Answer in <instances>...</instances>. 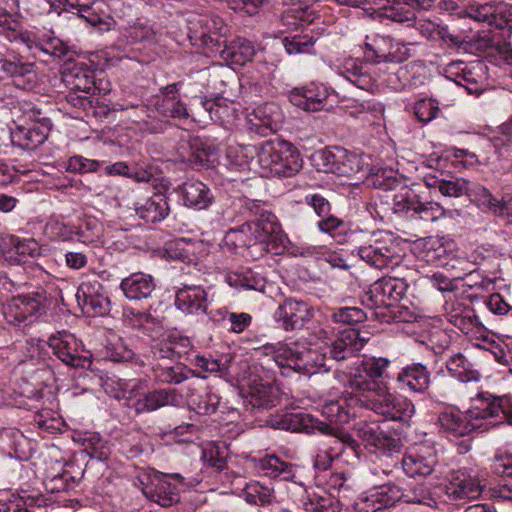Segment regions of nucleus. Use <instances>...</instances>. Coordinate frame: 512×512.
I'll list each match as a JSON object with an SVG mask.
<instances>
[{"instance_id":"nucleus-54","label":"nucleus","mask_w":512,"mask_h":512,"mask_svg":"<svg viewBox=\"0 0 512 512\" xmlns=\"http://www.w3.org/2000/svg\"><path fill=\"white\" fill-rule=\"evenodd\" d=\"M283 45L288 54L311 53L316 38L310 34H297L283 39Z\"/></svg>"},{"instance_id":"nucleus-30","label":"nucleus","mask_w":512,"mask_h":512,"mask_svg":"<svg viewBox=\"0 0 512 512\" xmlns=\"http://www.w3.org/2000/svg\"><path fill=\"white\" fill-rule=\"evenodd\" d=\"M120 288L124 296L130 301H142L152 297L156 289V282L152 275L136 272L123 278Z\"/></svg>"},{"instance_id":"nucleus-5","label":"nucleus","mask_w":512,"mask_h":512,"mask_svg":"<svg viewBox=\"0 0 512 512\" xmlns=\"http://www.w3.org/2000/svg\"><path fill=\"white\" fill-rule=\"evenodd\" d=\"M2 18H4L2 19V36L9 42L24 45L27 49L36 48L65 63L74 61L76 51L59 38L49 37L48 39L35 40L33 35L24 30L21 24L12 18L10 13L2 10Z\"/></svg>"},{"instance_id":"nucleus-17","label":"nucleus","mask_w":512,"mask_h":512,"mask_svg":"<svg viewBox=\"0 0 512 512\" xmlns=\"http://www.w3.org/2000/svg\"><path fill=\"white\" fill-rule=\"evenodd\" d=\"M78 305L91 316H103L110 312V299L99 281L83 282L76 294Z\"/></svg>"},{"instance_id":"nucleus-39","label":"nucleus","mask_w":512,"mask_h":512,"mask_svg":"<svg viewBox=\"0 0 512 512\" xmlns=\"http://www.w3.org/2000/svg\"><path fill=\"white\" fill-rule=\"evenodd\" d=\"M468 193L480 206L486 207L495 216L507 220L512 216L510 205L504 200L496 199L486 187L482 185L468 186Z\"/></svg>"},{"instance_id":"nucleus-31","label":"nucleus","mask_w":512,"mask_h":512,"mask_svg":"<svg viewBox=\"0 0 512 512\" xmlns=\"http://www.w3.org/2000/svg\"><path fill=\"white\" fill-rule=\"evenodd\" d=\"M221 47V49L217 48L221 59L228 64L239 66L252 61L256 53L253 43L242 37H237L230 41L223 40Z\"/></svg>"},{"instance_id":"nucleus-42","label":"nucleus","mask_w":512,"mask_h":512,"mask_svg":"<svg viewBox=\"0 0 512 512\" xmlns=\"http://www.w3.org/2000/svg\"><path fill=\"white\" fill-rule=\"evenodd\" d=\"M135 210L139 218L147 223H157L168 216L170 208L163 194H154Z\"/></svg>"},{"instance_id":"nucleus-20","label":"nucleus","mask_w":512,"mask_h":512,"mask_svg":"<svg viewBox=\"0 0 512 512\" xmlns=\"http://www.w3.org/2000/svg\"><path fill=\"white\" fill-rule=\"evenodd\" d=\"M175 307L186 315H204L209 305L208 293L199 285H184L175 294Z\"/></svg>"},{"instance_id":"nucleus-24","label":"nucleus","mask_w":512,"mask_h":512,"mask_svg":"<svg viewBox=\"0 0 512 512\" xmlns=\"http://www.w3.org/2000/svg\"><path fill=\"white\" fill-rule=\"evenodd\" d=\"M62 80L72 91L92 95L100 90L96 83L95 70L85 63H75L71 67H65L62 71Z\"/></svg>"},{"instance_id":"nucleus-21","label":"nucleus","mask_w":512,"mask_h":512,"mask_svg":"<svg viewBox=\"0 0 512 512\" xmlns=\"http://www.w3.org/2000/svg\"><path fill=\"white\" fill-rule=\"evenodd\" d=\"M41 307L40 295L36 297L18 294L7 299L2 305V315L9 324L19 325L28 317L34 316Z\"/></svg>"},{"instance_id":"nucleus-15","label":"nucleus","mask_w":512,"mask_h":512,"mask_svg":"<svg viewBox=\"0 0 512 512\" xmlns=\"http://www.w3.org/2000/svg\"><path fill=\"white\" fill-rule=\"evenodd\" d=\"M10 44L13 45L11 42ZM14 45L16 49L6 47L5 52L2 53V71L12 79V85L24 90L31 82L27 77L34 72V64L22 55L21 44L14 42ZM22 47L25 46L22 45Z\"/></svg>"},{"instance_id":"nucleus-60","label":"nucleus","mask_w":512,"mask_h":512,"mask_svg":"<svg viewBox=\"0 0 512 512\" xmlns=\"http://www.w3.org/2000/svg\"><path fill=\"white\" fill-rule=\"evenodd\" d=\"M322 415L332 424H345L350 420V413L345 407V401H330L322 406Z\"/></svg>"},{"instance_id":"nucleus-2","label":"nucleus","mask_w":512,"mask_h":512,"mask_svg":"<svg viewBox=\"0 0 512 512\" xmlns=\"http://www.w3.org/2000/svg\"><path fill=\"white\" fill-rule=\"evenodd\" d=\"M264 177H292L302 169L299 150L284 140L265 141L253 147Z\"/></svg>"},{"instance_id":"nucleus-55","label":"nucleus","mask_w":512,"mask_h":512,"mask_svg":"<svg viewBox=\"0 0 512 512\" xmlns=\"http://www.w3.org/2000/svg\"><path fill=\"white\" fill-rule=\"evenodd\" d=\"M384 15L400 23H408L409 25L416 19L413 8L406 4V0H394L384 11Z\"/></svg>"},{"instance_id":"nucleus-41","label":"nucleus","mask_w":512,"mask_h":512,"mask_svg":"<svg viewBox=\"0 0 512 512\" xmlns=\"http://www.w3.org/2000/svg\"><path fill=\"white\" fill-rule=\"evenodd\" d=\"M35 113L30 105L21 102L10 101L2 106V122L8 128H25L30 122L34 121Z\"/></svg>"},{"instance_id":"nucleus-59","label":"nucleus","mask_w":512,"mask_h":512,"mask_svg":"<svg viewBox=\"0 0 512 512\" xmlns=\"http://www.w3.org/2000/svg\"><path fill=\"white\" fill-rule=\"evenodd\" d=\"M44 483L51 493H60L72 489L75 485V478L68 470H62L57 474H47Z\"/></svg>"},{"instance_id":"nucleus-56","label":"nucleus","mask_w":512,"mask_h":512,"mask_svg":"<svg viewBox=\"0 0 512 512\" xmlns=\"http://www.w3.org/2000/svg\"><path fill=\"white\" fill-rule=\"evenodd\" d=\"M368 318V312L358 307H340L332 310L331 319L335 323L353 325Z\"/></svg>"},{"instance_id":"nucleus-38","label":"nucleus","mask_w":512,"mask_h":512,"mask_svg":"<svg viewBox=\"0 0 512 512\" xmlns=\"http://www.w3.org/2000/svg\"><path fill=\"white\" fill-rule=\"evenodd\" d=\"M448 373L461 383L478 382L481 378L480 372L474 364L462 353H454L445 361Z\"/></svg>"},{"instance_id":"nucleus-14","label":"nucleus","mask_w":512,"mask_h":512,"mask_svg":"<svg viewBox=\"0 0 512 512\" xmlns=\"http://www.w3.org/2000/svg\"><path fill=\"white\" fill-rule=\"evenodd\" d=\"M304 202L312 208L318 217L316 226L321 233L336 237V235L345 231V221L331 213V203L321 193L306 194L304 196Z\"/></svg>"},{"instance_id":"nucleus-11","label":"nucleus","mask_w":512,"mask_h":512,"mask_svg":"<svg viewBox=\"0 0 512 512\" xmlns=\"http://www.w3.org/2000/svg\"><path fill=\"white\" fill-rule=\"evenodd\" d=\"M48 346L60 361L70 367L89 368L91 365L90 357L81 354L83 351L81 342L68 331L51 335Z\"/></svg>"},{"instance_id":"nucleus-63","label":"nucleus","mask_w":512,"mask_h":512,"mask_svg":"<svg viewBox=\"0 0 512 512\" xmlns=\"http://www.w3.org/2000/svg\"><path fill=\"white\" fill-rule=\"evenodd\" d=\"M104 161L88 159L82 155L71 156L67 162L66 171L70 173H93L96 172Z\"/></svg>"},{"instance_id":"nucleus-44","label":"nucleus","mask_w":512,"mask_h":512,"mask_svg":"<svg viewBox=\"0 0 512 512\" xmlns=\"http://www.w3.org/2000/svg\"><path fill=\"white\" fill-rule=\"evenodd\" d=\"M223 241L225 246L234 253H238L240 250L245 249L256 250L249 220L237 228H231L228 230Z\"/></svg>"},{"instance_id":"nucleus-26","label":"nucleus","mask_w":512,"mask_h":512,"mask_svg":"<svg viewBox=\"0 0 512 512\" xmlns=\"http://www.w3.org/2000/svg\"><path fill=\"white\" fill-rule=\"evenodd\" d=\"M244 403L252 409L272 408L278 403L277 389L269 382L255 378L242 389Z\"/></svg>"},{"instance_id":"nucleus-53","label":"nucleus","mask_w":512,"mask_h":512,"mask_svg":"<svg viewBox=\"0 0 512 512\" xmlns=\"http://www.w3.org/2000/svg\"><path fill=\"white\" fill-rule=\"evenodd\" d=\"M192 151V161L199 165H204L210 161V158L217 154L218 146L209 139L194 137L190 140Z\"/></svg>"},{"instance_id":"nucleus-1","label":"nucleus","mask_w":512,"mask_h":512,"mask_svg":"<svg viewBox=\"0 0 512 512\" xmlns=\"http://www.w3.org/2000/svg\"><path fill=\"white\" fill-rule=\"evenodd\" d=\"M411 56L407 44L388 35H376L363 46V60L347 58L338 67L337 73L357 88L369 91L375 86V79L367 64H399Z\"/></svg>"},{"instance_id":"nucleus-47","label":"nucleus","mask_w":512,"mask_h":512,"mask_svg":"<svg viewBox=\"0 0 512 512\" xmlns=\"http://www.w3.org/2000/svg\"><path fill=\"white\" fill-rule=\"evenodd\" d=\"M143 493L148 499L162 507H170L180 501L177 487L165 479L160 480L153 490Z\"/></svg>"},{"instance_id":"nucleus-48","label":"nucleus","mask_w":512,"mask_h":512,"mask_svg":"<svg viewBox=\"0 0 512 512\" xmlns=\"http://www.w3.org/2000/svg\"><path fill=\"white\" fill-rule=\"evenodd\" d=\"M187 401L194 411L200 415H209L217 411L220 397L211 391L187 394Z\"/></svg>"},{"instance_id":"nucleus-29","label":"nucleus","mask_w":512,"mask_h":512,"mask_svg":"<svg viewBox=\"0 0 512 512\" xmlns=\"http://www.w3.org/2000/svg\"><path fill=\"white\" fill-rule=\"evenodd\" d=\"M388 293V287L383 277L374 282L362 297V304L371 315L387 322L389 319L386 318V313L383 310L393 308Z\"/></svg>"},{"instance_id":"nucleus-22","label":"nucleus","mask_w":512,"mask_h":512,"mask_svg":"<svg viewBox=\"0 0 512 512\" xmlns=\"http://www.w3.org/2000/svg\"><path fill=\"white\" fill-rule=\"evenodd\" d=\"M180 395L175 389H155L139 393L132 399L131 407L137 414L150 413L168 405H177Z\"/></svg>"},{"instance_id":"nucleus-9","label":"nucleus","mask_w":512,"mask_h":512,"mask_svg":"<svg viewBox=\"0 0 512 512\" xmlns=\"http://www.w3.org/2000/svg\"><path fill=\"white\" fill-rule=\"evenodd\" d=\"M373 392L365 398L364 405L385 420L405 422L415 414V406L410 399L396 396L381 387Z\"/></svg>"},{"instance_id":"nucleus-3","label":"nucleus","mask_w":512,"mask_h":512,"mask_svg":"<svg viewBox=\"0 0 512 512\" xmlns=\"http://www.w3.org/2000/svg\"><path fill=\"white\" fill-rule=\"evenodd\" d=\"M245 209L249 213V224L256 250L275 255L284 253L289 239L282 230L277 217L272 212L265 210L260 202L255 200L246 201Z\"/></svg>"},{"instance_id":"nucleus-52","label":"nucleus","mask_w":512,"mask_h":512,"mask_svg":"<svg viewBox=\"0 0 512 512\" xmlns=\"http://www.w3.org/2000/svg\"><path fill=\"white\" fill-rule=\"evenodd\" d=\"M371 490L375 496L372 501H377L382 509L394 506L397 502L402 501L403 498V489L394 483L376 486Z\"/></svg>"},{"instance_id":"nucleus-50","label":"nucleus","mask_w":512,"mask_h":512,"mask_svg":"<svg viewBox=\"0 0 512 512\" xmlns=\"http://www.w3.org/2000/svg\"><path fill=\"white\" fill-rule=\"evenodd\" d=\"M305 88L307 111H320L328 105L331 96H336L334 90H330L324 85L311 84Z\"/></svg>"},{"instance_id":"nucleus-6","label":"nucleus","mask_w":512,"mask_h":512,"mask_svg":"<svg viewBox=\"0 0 512 512\" xmlns=\"http://www.w3.org/2000/svg\"><path fill=\"white\" fill-rule=\"evenodd\" d=\"M396 383L398 388L407 393L427 394L436 402H443L452 394V381L445 378L437 382L433 389L432 372L422 362H412L405 365L397 374Z\"/></svg>"},{"instance_id":"nucleus-13","label":"nucleus","mask_w":512,"mask_h":512,"mask_svg":"<svg viewBox=\"0 0 512 512\" xmlns=\"http://www.w3.org/2000/svg\"><path fill=\"white\" fill-rule=\"evenodd\" d=\"M354 431L371 452L391 455L400 452L401 441L384 432L376 423L360 422Z\"/></svg>"},{"instance_id":"nucleus-4","label":"nucleus","mask_w":512,"mask_h":512,"mask_svg":"<svg viewBox=\"0 0 512 512\" xmlns=\"http://www.w3.org/2000/svg\"><path fill=\"white\" fill-rule=\"evenodd\" d=\"M267 425L274 429H281L290 432H302L312 434L320 432L331 436L328 442L322 444L324 450H329L332 457L338 458L343 453L342 443L336 436V428L331 424L315 418L304 412H287L271 415L266 421Z\"/></svg>"},{"instance_id":"nucleus-58","label":"nucleus","mask_w":512,"mask_h":512,"mask_svg":"<svg viewBox=\"0 0 512 512\" xmlns=\"http://www.w3.org/2000/svg\"><path fill=\"white\" fill-rule=\"evenodd\" d=\"M491 26L502 30L504 39L510 37L512 32V5L504 3L496 5Z\"/></svg>"},{"instance_id":"nucleus-49","label":"nucleus","mask_w":512,"mask_h":512,"mask_svg":"<svg viewBox=\"0 0 512 512\" xmlns=\"http://www.w3.org/2000/svg\"><path fill=\"white\" fill-rule=\"evenodd\" d=\"M418 203V195L411 190H405L394 195L392 210L395 214L414 220Z\"/></svg>"},{"instance_id":"nucleus-34","label":"nucleus","mask_w":512,"mask_h":512,"mask_svg":"<svg viewBox=\"0 0 512 512\" xmlns=\"http://www.w3.org/2000/svg\"><path fill=\"white\" fill-rule=\"evenodd\" d=\"M363 347L359 331L353 328L341 331L329 348L330 357L336 361L348 359Z\"/></svg>"},{"instance_id":"nucleus-51","label":"nucleus","mask_w":512,"mask_h":512,"mask_svg":"<svg viewBox=\"0 0 512 512\" xmlns=\"http://www.w3.org/2000/svg\"><path fill=\"white\" fill-rule=\"evenodd\" d=\"M193 376H199L194 370L184 364L162 367L156 371L158 380L165 384H180Z\"/></svg>"},{"instance_id":"nucleus-45","label":"nucleus","mask_w":512,"mask_h":512,"mask_svg":"<svg viewBox=\"0 0 512 512\" xmlns=\"http://www.w3.org/2000/svg\"><path fill=\"white\" fill-rule=\"evenodd\" d=\"M424 182L426 186L438 189L444 196L460 197L468 193V183L464 179L453 177L445 179L436 175H426Z\"/></svg>"},{"instance_id":"nucleus-18","label":"nucleus","mask_w":512,"mask_h":512,"mask_svg":"<svg viewBox=\"0 0 512 512\" xmlns=\"http://www.w3.org/2000/svg\"><path fill=\"white\" fill-rule=\"evenodd\" d=\"M313 317V308L302 300L288 298L279 305L274 313V319L282 323L285 331L301 329Z\"/></svg>"},{"instance_id":"nucleus-57","label":"nucleus","mask_w":512,"mask_h":512,"mask_svg":"<svg viewBox=\"0 0 512 512\" xmlns=\"http://www.w3.org/2000/svg\"><path fill=\"white\" fill-rule=\"evenodd\" d=\"M85 451L91 458L103 461L109 456L107 442L98 433H89L83 439Z\"/></svg>"},{"instance_id":"nucleus-7","label":"nucleus","mask_w":512,"mask_h":512,"mask_svg":"<svg viewBox=\"0 0 512 512\" xmlns=\"http://www.w3.org/2000/svg\"><path fill=\"white\" fill-rule=\"evenodd\" d=\"M358 255L377 269H394L403 261L400 243L390 234H374L368 243L358 247Z\"/></svg>"},{"instance_id":"nucleus-35","label":"nucleus","mask_w":512,"mask_h":512,"mask_svg":"<svg viewBox=\"0 0 512 512\" xmlns=\"http://www.w3.org/2000/svg\"><path fill=\"white\" fill-rule=\"evenodd\" d=\"M48 131L37 124L25 125V128L10 127V143L23 150H35L45 142Z\"/></svg>"},{"instance_id":"nucleus-64","label":"nucleus","mask_w":512,"mask_h":512,"mask_svg":"<svg viewBox=\"0 0 512 512\" xmlns=\"http://www.w3.org/2000/svg\"><path fill=\"white\" fill-rule=\"evenodd\" d=\"M244 495L245 500L249 504L258 506L269 505L273 498L272 491L269 488L260 485L259 483L248 485L245 489Z\"/></svg>"},{"instance_id":"nucleus-16","label":"nucleus","mask_w":512,"mask_h":512,"mask_svg":"<svg viewBox=\"0 0 512 512\" xmlns=\"http://www.w3.org/2000/svg\"><path fill=\"white\" fill-rule=\"evenodd\" d=\"M290 353L285 368L300 374L314 375L326 367V354L317 349L291 342Z\"/></svg>"},{"instance_id":"nucleus-25","label":"nucleus","mask_w":512,"mask_h":512,"mask_svg":"<svg viewBox=\"0 0 512 512\" xmlns=\"http://www.w3.org/2000/svg\"><path fill=\"white\" fill-rule=\"evenodd\" d=\"M437 423L441 430L450 437H463L469 435L481 424L471 421L467 412L455 408H449L439 413Z\"/></svg>"},{"instance_id":"nucleus-43","label":"nucleus","mask_w":512,"mask_h":512,"mask_svg":"<svg viewBox=\"0 0 512 512\" xmlns=\"http://www.w3.org/2000/svg\"><path fill=\"white\" fill-rule=\"evenodd\" d=\"M18 256H35L39 253L38 243L32 239H20L14 235H2V258L12 259V252Z\"/></svg>"},{"instance_id":"nucleus-33","label":"nucleus","mask_w":512,"mask_h":512,"mask_svg":"<svg viewBox=\"0 0 512 512\" xmlns=\"http://www.w3.org/2000/svg\"><path fill=\"white\" fill-rule=\"evenodd\" d=\"M190 24L191 38L201 41L205 46L221 48L222 41L211 34V29L226 30L223 21L219 17L200 15L190 21Z\"/></svg>"},{"instance_id":"nucleus-23","label":"nucleus","mask_w":512,"mask_h":512,"mask_svg":"<svg viewBox=\"0 0 512 512\" xmlns=\"http://www.w3.org/2000/svg\"><path fill=\"white\" fill-rule=\"evenodd\" d=\"M283 120V112L280 106L274 102H266L257 106L249 118L252 128L264 136L275 133L281 127Z\"/></svg>"},{"instance_id":"nucleus-19","label":"nucleus","mask_w":512,"mask_h":512,"mask_svg":"<svg viewBox=\"0 0 512 512\" xmlns=\"http://www.w3.org/2000/svg\"><path fill=\"white\" fill-rule=\"evenodd\" d=\"M438 463L436 450L432 446L422 445L409 451L401 460L403 471L409 477L431 475Z\"/></svg>"},{"instance_id":"nucleus-36","label":"nucleus","mask_w":512,"mask_h":512,"mask_svg":"<svg viewBox=\"0 0 512 512\" xmlns=\"http://www.w3.org/2000/svg\"><path fill=\"white\" fill-rule=\"evenodd\" d=\"M225 280L229 286L238 290L264 292L266 287L265 277L257 269L252 268H241L228 272Z\"/></svg>"},{"instance_id":"nucleus-8","label":"nucleus","mask_w":512,"mask_h":512,"mask_svg":"<svg viewBox=\"0 0 512 512\" xmlns=\"http://www.w3.org/2000/svg\"><path fill=\"white\" fill-rule=\"evenodd\" d=\"M471 421H488L489 425H498L507 422L512 425V398L508 396H494L489 392H479L471 398V406L467 410Z\"/></svg>"},{"instance_id":"nucleus-27","label":"nucleus","mask_w":512,"mask_h":512,"mask_svg":"<svg viewBox=\"0 0 512 512\" xmlns=\"http://www.w3.org/2000/svg\"><path fill=\"white\" fill-rule=\"evenodd\" d=\"M442 40L449 46L464 48L476 47L478 50L486 51L494 48L497 36L492 31H479L476 35L467 33H453L448 29H442L440 32Z\"/></svg>"},{"instance_id":"nucleus-10","label":"nucleus","mask_w":512,"mask_h":512,"mask_svg":"<svg viewBox=\"0 0 512 512\" xmlns=\"http://www.w3.org/2000/svg\"><path fill=\"white\" fill-rule=\"evenodd\" d=\"M313 160L319 171L339 176H352L362 168L356 154L340 147L319 150L314 154Z\"/></svg>"},{"instance_id":"nucleus-61","label":"nucleus","mask_w":512,"mask_h":512,"mask_svg":"<svg viewBox=\"0 0 512 512\" xmlns=\"http://www.w3.org/2000/svg\"><path fill=\"white\" fill-rule=\"evenodd\" d=\"M402 501L409 504H420L429 507H433L437 503L428 488L422 484L416 485L408 490L403 489Z\"/></svg>"},{"instance_id":"nucleus-28","label":"nucleus","mask_w":512,"mask_h":512,"mask_svg":"<svg viewBox=\"0 0 512 512\" xmlns=\"http://www.w3.org/2000/svg\"><path fill=\"white\" fill-rule=\"evenodd\" d=\"M482 492V487L476 477L465 471H454L446 486V494L452 500L475 499Z\"/></svg>"},{"instance_id":"nucleus-32","label":"nucleus","mask_w":512,"mask_h":512,"mask_svg":"<svg viewBox=\"0 0 512 512\" xmlns=\"http://www.w3.org/2000/svg\"><path fill=\"white\" fill-rule=\"evenodd\" d=\"M233 109L227 101L221 97L207 98L200 96L199 102L193 110V115L198 117V121L211 120L224 123L230 118Z\"/></svg>"},{"instance_id":"nucleus-62","label":"nucleus","mask_w":512,"mask_h":512,"mask_svg":"<svg viewBox=\"0 0 512 512\" xmlns=\"http://www.w3.org/2000/svg\"><path fill=\"white\" fill-rule=\"evenodd\" d=\"M439 113V104L435 99L432 98L420 99L414 105L415 116L420 122L424 124L436 119Z\"/></svg>"},{"instance_id":"nucleus-37","label":"nucleus","mask_w":512,"mask_h":512,"mask_svg":"<svg viewBox=\"0 0 512 512\" xmlns=\"http://www.w3.org/2000/svg\"><path fill=\"white\" fill-rule=\"evenodd\" d=\"M184 203L198 210L206 209L214 200L211 189L199 180H188L182 186Z\"/></svg>"},{"instance_id":"nucleus-46","label":"nucleus","mask_w":512,"mask_h":512,"mask_svg":"<svg viewBox=\"0 0 512 512\" xmlns=\"http://www.w3.org/2000/svg\"><path fill=\"white\" fill-rule=\"evenodd\" d=\"M195 106L196 105H193L192 108L189 109L181 98L177 97L165 102H156L155 110L159 115L165 118H172L180 121L192 118L194 121H197L198 117L193 115Z\"/></svg>"},{"instance_id":"nucleus-12","label":"nucleus","mask_w":512,"mask_h":512,"mask_svg":"<svg viewBox=\"0 0 512 512\" xmlns=\"http://www.w3.org/2000/svg\"><path fill=\"white\" fill-rule=\"evenodd\" d=\"M391 361L386 357H367L349 379L351 388L362 391H375L380 387L375 380L389 378L388 369Z\"/></svg>"},{"instance_id":"nucleus-40","label":"nucleus","mask_w":512,"mask_h":512,"mask_svg":"<svg viewBox=\"0 0 512 512\" xmlns=\"http://www.w3.org/2000/svg\"><path fill=\"white\" fill-rule=\"evenodd\" d=\"M258 469L269 478L295 482L296 466L283 461L276 455H267L260 459Z\"/></svg>"}]
</instances>
